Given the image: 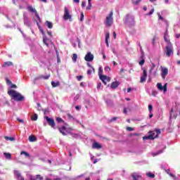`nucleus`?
<instances>
[{
  "mask_svg": "<svg viewBox=\"0 0 180 180\" xmlns=\"http://www.w3.org/2000/svg\"><path fill=\"white\" fill-rule=\"evenodd\" d=\"M7 94L12 98V99L17 102H22L25 101V97L15 90H8Z\"/></svg>",
  "mask_w": 180,
  "mask_h": 180,
  "instance_id": "nucleus-1",
  "label": "nucleus"
},
{
  "mask_svg": "<svg viewBox=\"0 0 180 180\" xmlns=\"http://www.w3.org/2000/svg\"><path fill=\"white\" fill-rule=\"evenodd\" d=\"M178 117V114L176 113H170L169 114V120L168 123V127L167 131H169V133H172V130H174V125L172 124V122L176 119Z\"/></svg>",
  "mask_w": 180,
  "mask_h": 180,
  "instance_id": "nucleus-2",
  "label": "nucleus"
},
{
  "mask_svg": "<svg viewBox=\"0 0 180 180\" xmlns=\"http://www.w3.org/2000/svg\"><path fill=\"white\" fill-rule=\"evenodd\" d=\"M105 23L107 27H110L113 25V11H111L109 15L105 18Z\"/></svg>",
  "mask_w": 180,
  "mask_h": 180,
  "instance_id": "nucleus-3",
  "label": "nucleus"
},
{
  "mask_svg": "<svg viewBox=\"0 0 180 180\" xmlns=\"http://www.w3.org/2000/svg\"><path fill=\"white\" fill-rule=\"evenodd\" d=\"M165 54L167 57H171L172 54H174V47L172 44L169 43L168 46L165 47Z\"/></svg>",
  "mask_w": 180,
  "mask_h": 180,
  "instance_id": "nucleus-4",
  "label": "nucleus"
},
{
  "mask_svg": "<svg viewBox=\"0 0 180 180\" xmlns=\"http://www.w3.org/2000/svg\"><path fill=\"white\" fill-rule=\"evenodd\" d=\"M64 20H69L70 22H72V16L70 14V10L67 7H64V15H63Z\"/></svg>",
  "mask_w": 180,
  "mask_h": 180,
  "instance_id": "nucleus-5",
  "label": "nucleus"
},
{
  "mask_svg": "<svg viewBox=\"0 0 180 180\" xmlns=\"http://www.w3.org/2000/svg\"><path fill=\"white\" fill-rule=\"evenodd\" d=\"M44 119H45V120H46V123H48V124L49 126H51V127H52V129H55L56 122L54 121V119L49 117V116H45Z\"/></svg>",
  "mask_w": 180,
  "mask_h": 180,
  "instance_id": "nucleus-6",
  "label": "nucleus"
},
{
  "mask_svg": "<svg viewBox=\"0 0 180 180\" xmlns=\"http://www.w3.org/2000/svg\"><path fill=\"white\" fill-rule=\"evenodd\" d=\"M100 79H101L102 82H103L104 85H106L107 82H110V77L106 75H100Z\"/></svg>",
  "mask_w": 180,
  "mask_h": 180,
  "instance_id": "nucleus-7",
  "label": "nucleus"
},
{
  "mask_svg": "<svg viewBox=\"0 0 180 180\" xmlns=\"http://www.w3.org/2000/svg\"><path fill=\"white\" fill-rule=\"evenodd\" d=\"M155 134L153 131H150L148 136H145L143 137V140H154L155 136H154Z\"/></svg>",
  "mask_w": 180,
  "mask_h": 180,
  "instance_id": "nucleus-8",
  "label": "nucleus"
},
{
  "mask_svg": "<svg viewBox=\"0 0 180 180\" xmlns=\"http://www.w3.org/2000/svg\"><path fill=\"white\" fill-rule=\"evenodd\" d=\"M161 77L162 79H165V77L168 75V68H161Z\"/></svg>",
  "mask_w": 180,
  "mask_h": 180,
  "instance_id": "nucleus-9",
  "label": "nucleus"
},
{
  "mask_svg": "<svg viewBox=\"0 0 180 180\" xmlns=\"http://www.w3.org/2000/svg\"><path fill=\"white\" fill-rule=\"evenodd\" d=\"M168 85L167 83L165 84L164 86H162V84L158 83L157 86L159 91H164V92H167V86Z\"/></svg>",
  "mask_w": 180,
  "mask_h": 180,
  "instance_id": "nucleus-10",
  "label": "nucleus"
},
{
  "mask_svg": "<svg viewBox=\"0 0 180 180\" xmlns=\"http://www.w3.org/2000/svg\"><path fill=\"white\" fill-rule=\"evenodd\" d=\"M146 79H147V70H143V76L141 77L140 82L143 84V82H146Z\"/></svg>",
  "mask_w": 180,
  "mask_h": 180,
  "instance_id": "nucleus-11",
  "label": "nucleus"
},
{
  "mask_svg": "<svg viewBox=\"0 0 180 180\" xmlns=\"http://www.w3.org/2000/svg\"><path fill=\"white\" fill-rule=\"evenodd\" d=\"M86 61H94V55L91 52H88L84 57Z\"/></svg>",
  "mask_w": 180,
  "mask_h": 180,
  "instance_id": "nucleus-12",
  "label": "nucleus"
},
{
  "mask_svg": "<svg viewBox=\"0 0 180 180\" xmlns=\"http://www.w3.org/2000/svg\"><path fill=\"white\" fill-rule=\"evenodd\" d=\"M59 131L63 136H67V134H68V131H67V128L64 126L59 127Z\"/></svg>",
  "mask_w": 180,
  "mask_h": 180,
  "instance_id": "nucleus-13",
  "label": "nucleus"
},
{
  "mask_svg": "<svg viewBox=\"0 0 180 180\" xmlns=\"http://www.w3.org/2000/svg\"><path fill=\"white\" fill-rule=\"evenodd\" d=\"M28 11H30V12H32L33 13H35V16L39 19V13H37V11H36V8H33V7H32V6H28L27 7Z\"/></svg>",
  "mask_w": 180,
  "mask_h": 180,
  "instance_id": "nucleus-14",
  "label": "nucleus"
},
{
  "mask_svg": "<svg viewBox=\"0 0 180 180\" xmlns=\"http://www.w3.org/2000/svg\"><path fill=\"white\" fill-rule=\"evenodd\" d=\"M166 148H167V146H164L162 149L160 150L159 151H158L156 153H153V156L155 157V155H158L159 154H162L164 153V150H165Z\"/></svg>",
  "mask_w": 180,
  "mask_h": 180,
  "instance_id": "nucleus-15",
  "label": "nucleus"
},
{
  "mask_svg": "<svg viewBox=\"0 0 180 180\" xmlns=\"http://www.w3.org/2000/svg\"><path fill=\"white\" fill-rule=\"evenodd\" d=\"M120 85V82H113L111 84V88L112 89H116V88H117V86H119Z\"/></svg>",
  "mask_w": 180,
  "mask_h": 180,
  "instance_id": "nucleus-16",
  "label": "nucleus"
},
{
  "mask_svg": "<svg viewBox=\"0 0 180 180\" xmlns=\"http://www.w3.org/2000/svg\"><path fill=\"white\" fill-rule=\"evenodd\" d=\"M92 148L99 150V148H102V145L99 144L98 142H94L93 143Z\"/></svg>",
  "mask_w": 180,
  "mask_h": 180,
  "instance_id": "nucleus-17",
  "label": "nucleus"
},
{
  "mask_svg": "<svg viewBox=\"0 0 180 180\" xmlns=\"http://www.w3.org/2000/svg\"><path fill=\"white\" fill-rule=\"evenodd\" d=\"M131 177H132L133 180H139L140 178H141L140 174H139L138 173H133L131 174Z\"/></svg>",
  "mask_w": 180,
  "mask_h": 180,
  "instance_id": "nucleus-18",
  "label": "nucleus"
},
{
  "mask_svg": "<svg viewBox=\"0 0 180 180\" xmlns=\"http://www.w3.org/2000/svg\"><path fill=\"white\" fill-rule=\"evenodd\" d=\"M167 34H168V23H167V28H166V32H165L164 39H165V41L169 44L171 42H169V40H168V38H167Z\"/></svg>",
  "mask_w": 180,
  "mask_h": 180,
  "instance_id": "nucleus-19",
  "label": "nucleus"
},
{
  "mask_svg": "<svg viewBox=\"0 0 180 180\" xmlns=\"http://www.w3.org/2000/svg\"><path fill=\"white\" fill-rule=\"evenodd\" d=\"M49 39L46 37H43V43L46 45V47H49L50 46V44H49Z\"/></svg>",
  "mask_w": 180,
  "mask_h": 180,
  "instance_id": "nucleus-20",
  "label": "nucleus"
},
{
  "mask_svg": "<svg viewBox=\"0 0 180 180\" xmlns=\"http://www.w3.org/2000/svg\"><path fill=\"white\" fill-rule=\"evenodd\" d=\"M146 176H148V178L154 179L155 178V174H154L151 172H146Z\"/></svg>",
  "mask_w": 180,
  "mask_h": 180,
  "instance_id": "nucleus-21",
  "label": "nucleus"
},
{
  "mask_svg": "<svg viewBox=\"0 0 180 180\" xmlns=\"http://www.w3.org/2000/svg\"><path fill=\"white\" fill-rule=\"evenodd\" d=\"M12 65H13V63L11 61H8V62H4L2 67H11Z\"/></svg>",
  "mask_w": 180,
  "mask_h": 180,
  "instance_id": "nucleus-22",
  "label": "nucleus"
},
{
  "mask_svg": "<svg viewBox=\"0 0 180 180\" xmlns=\"http://www.w3.org/2000/svg\"><path fill=\"white\" fill-rule=\"evenodd\" d=\"M49 78H50V75H48L46 76L40 75L37 77L38 79H49Z\"/></svg>",
  "mask_w": 180,
  "mask_h": 180,
  "instance_id": "nucleus-23",
  "label": "nucleus"
},
{
  "mask_svg": "<svg viewBox=\"0 0 180 180\" xmlns=\"http://www.w3.org/2000/svg\"><path fill=\"white\" fill-rule=\"evenodd\" d=\"M160 168L162 169H164L165 171H167V169L168 168V164L167 163H162L160 165Z\"/></svg>",
  "mask_w": 180,
  "mask_h": 180,
  "instance_id": "nucleus-24",
  "label": "nucleus"
},
{
  "mask_svg": "<svg viewBox=\"0 0 180 180\" xmlns=\"http://www.w3.org/2000/svg\"><path fill=\"white\" fill-rule=\"evenodd\" d=\"M4 155L7 160H11V158H12V154L10 153H4Z\"/></svg>",
  "mask_w": 180,
  "mask_h": 180,
  "instance_id": "nucleus-25",
  "label": "nucleus"
},
{
  "mask_svg": "<svg viewBox=\"0 0 180 180\" xmlns=\"http://www.w3.org/2000/svg\"><path fill=\"white\" fill-rule=\"evenodd\" d=\"M51 85L53 88H57V86H60V82H51Z\"/></svg>",
  "mask_w": 180,
  "mask_h": 180,
  "instance_id": "nucleus-26",
  "label": "nucleus"
},
{
  "mask_svg": "<svg viewBox=\"0 0 180 180\" xmlns=\"http://www.w3.org/2000/svg\"><path fill=\"white\" fill-rule=\"evenodd\" d=\"M28 140L29 141H31L32 143H33L34 141H36L37 139H36V136L31 135L29 136Z\"/></svg>",
  "mask_w": 180,
  "mask_h": 180,
  "instance_id": "nucleus-27",
  "label": "nucleus"
},
{
  "mask_svg": "<svg viewBox=\"0 0 180 180\" xmlns=\"http://www.w3.org/2000/svg\"><path fill=\"white\" fill-rule=\"evenodd\" d=\"M46 26L49 27V29H53V22L46 21Z\"/></svg>",
  "mask_w": 180,
  "mask_h": 180,
  "instance_id": "nucleus-28",
  "label": "nucleus"
},
{
  "mask_svg": "<svg viewBox=\"0 0 180 180\" xmlns=\"http://www.w3.org/2000/svg\"><path fill=\"white\" fill-rule=\"evenodd\" d=\"M14 175L16 176L17 179L22 176V174H20V172H19V171L18 170H14Z\"/></svg>",
  "mask_w": 180,
  "mask_h": 180,
  "instance_id": "nucleus-29",
  "label": "nucleus"
},
{
  "mask_svg": "<svg viewBox=\"0 0 180 180\" xmlns=\"http://www.w3.org/2000/svg\"><path fill=\"white\" fill-rule=\"evenodd\" d=\"M20 155H25V157H28V158L30 157V154H29L25 150L21 151Z\"/></svg>",
  "mask_w": 180,
  "mask_h": 180,
  "instance_id": "nucleus-30",
  "label": "nucleus"
},
{
  "mask_svg": "<svg viewBox=\"0 0 180 180\" xmlns=\"http://www.w3.org/2000/svg\"><path fill=\"white\" fill-rule=\"evenodd\" d=\"M77 58H78V56L76 53H73V56L72 58L73 63H77Z\"/></svg>",
  "mask_w": 180,
  "mask_h": 180,
  "instance_id": "nucleus-31",
  "label": "nucleus"
},
{
  "mask_svg": "<svg viewBox=\"0 0 180 180\" xmlns=\"http://www.w3.org/2000/svg\"><path fill=\"white\" fill-rule=\"evenodd\" d=\"M56 122L58 123H63V124H64V120H63V118H61L60 117H56Z\"/></svg>",
  "mask_w": 180,
  "mask_h": 180,
  "instance_id": "nucleus-32",
  "label": "nucleus"
},
{
  "mask_svg": "<svg viewBox=\"0 0 180 180\" xmlns=\"http://www.w3.org/2000/svg\"><path fill=\"white\" fill-rule=\"evenodd\" d=\"M38 119V116L37 114H34L32 117H31V120L32 121H36Z\"/></svg>",
  "mask_w": 180,
  "mask_h": 180,
  "instance_id": "nucleus-33",
  "label": "nucleus"
},
{
  "mask_svg": "<svg viewBox=\"0 0 180 180\" xmlns=\"http://www.w3.org/2000/svg\"><path fill=\"white\" fill-rule=\"evenodd\" d=\"M169 176H170L171 178H173L174 180H176V176H175L174 174L172 173H169Z\"/></svg>",
  "mask_w": 180,
  "mask_h": 180,
  "instance_id": "nucleus-34",
  "label": "nucleus"
},
{
  "mask_svg": "<svg viewBox=\"0 0 180 180\" xmlns=\"http://www.w3.org/2000/svg\"><path fill=\"white\" fill-rule=\"evenodd\" d=\"M6 140H10V141H15V139L13 137L6 136Z\"/></svg>",
  "mask_w": 180,
  "mask_h": 180,
  "instance_id": "nucleus-35",
  "label": "nucleus"
},
{
  "mask_svg": "<svg viewBox=\"0 0 180 180\" xmlns=\"http://www.w3.org/2000/svg\"><path fill=\"white\" fill-rule=\"evenodd\" d=\"M68 115V117L69 119V120H75L74 117H72V115H71V114H67Z\"/></svg>",
  "mask_w": 180,
  "mask_h": 180,
  "instance_id": "nucleus-36",
  "label": "nucleus"
},
{
  "mask_svg": "<svg viewBox=\"0 0 180 180\" xmlns=\"http://www.w3.org/2000/svg\"><path fill=\"white\" fill-rule=\"evenodd\" d=\"M155 40H157V37L154 36L152 39V44L154 46L155 44Z\"/></svg>",
  "mask_w": 180,
  "mask_h": 180,
  "instance_id": "nucleus-37",
  "label": "nucleus"
},
{
  "mask_svg": "<svg viewBox=\"0 0 180 180\" xmlns=\"http://www.w3.org/2000/svg\"><path fill=\"white\" fill-rule=\"evenodd\" d=\"M144 63H146V60H144V58H142V60L139 61V65H143Z\"/></svg>",
  "mask_w": 180,
  "mask_h": 180,
  "instance_id": "nucleus-38",
  "label": "nucleus"
},
{
  "mask_svg": "<svg viewBox=\"0 0 180 180\" xmlns=\"http://www.w3.org/2000/svg\"><path fill=\"white\" fill-rule=\"evenodd\" d=\"M154 68H155V65L154 63H152V66H151L150 70H149V72H152L153 70H154Z\"/></svg>",
  "mask_w": 180,
  "mask_h": 180,
  "instance_id": "nucleus-39",
  "label": "nucleus"
},
{
  "mask_svg": "<svg viewBox=\"0 0 180 180\" xmlns=\"http://www.w3.org/2000/svg\"><path fill=\"white\" fill-rule=\"evenodd\" d=\"M117 120V117H113L110 120V122H116Z\"/></svg>",
  "mask_w": 180,
  "mask_h": 180,
  "instance_id": "nucleus-40",
  "label": "nucleus"
},
{
  "mask_svg": "<svg viewBox=\"0 0 180 180\" xmlns=\"http://www.w3.org/2000/svg\"><path fill=\"white\" fill-rule=\"evenodd\" d=\"M141 2V0H136V1H133L134 5H139Z\"/></svg>",
  "mask_w": 180,
  "mask_h": 180,
  "instance_id": "nucleus-41",
  "label": "nucleus"
},
{
  "mask_svg": "<svg viewBox=\"0 0 180 180\" xmlns=\"http://www.w3.org/2000/svg\"><path fill=\"white\" fill-rule=\"evenodd\" d=\"M154 8H152L151 11L148 13V15L149 16H151V15H153V13H154Z\"/></svg>",
  "mask_w": 180,
  "mask_h": 180,
  "instance_id": "nucleus-42",
  "label": "nucleus"
},
{
  "mask_svg": "<svg viewBox=\"0 0 180 180\" xmlns=\"http://www.w3.org/2000/svg\"><path fill=\"white\" fill-rule=\"evenodd\" d=\"M148 110L150 113H151V112H153V105H148Z\"/></svg>",
  "mask_w": 180,
  "mask_h": 180,
  "instance_id": "nucleus-43",
  "label": "nucleus"
},
{
  "mask_svg": "<svg viewBox=\"0 0 180 180\" xmlns=\"http://www.w3.org/2000/svg\"><path fill=\"white\" fill-rule=\"evenodd\" d=\"M127 130L128 131H133V130H134V129L132 127H127Z\"/></svg>",
  "mask_w": 180,
  "mask_h": 180,
  "instance_id": "nucleus-44",
  "label": "nucleus"
},
{
  "mask_svg": "<svg viewBox=\"0 0 180 180\" xmlns=\"http://www.w3.org/2000/svg\"><path fill=\"white\" fill-rule=\"evenodd\" d=\"M37 179L43 180V176H41L40 174H37Z\"/></svg>",
  "mask_w": 180,
  "mask_h": 180,
  "instance_id": "nucleus-45",
  "label": "nucleus"
},
{
  "mask_svg": "<svg viewBox=\"0 0 180 180\" xmlns=\"http://www.w3.org/2000/svg\"><path fill=\"white\" fill-rule=\"evenodd\" d=\"M30 179L31 180H36V179H37V176H30Z\"/></svg>",
  "mask_w": 180,
  "mask_h": 180,
  "instance_id": "nucleus-46",
  "label": "nucleus"
},
{
  "mask_svg": "<svg viewBox=\"0 0 180 180\" xmlns=\"http://www.w3.org/2000/svg\"><path fill=\"white\" fill-rule=\"evenodd\" d=\"M80 20H81V22H82V20H84V13H82L80 15Z\"/></svg>",
  "mask_w": 180,
  "mask_h": 180,
  "instance_id": "nucleus-47",
  "label": "nucleus"
},
{
  "mask_svg": "<svg viewBox=\"0 0 180 180\" xmlns=\"http://www.w3.org/2000/svg\"><path fill=\"white\" fill-rule=\"evenodd\" d=\"M165 172L168 174V175H169V174H171V169H166V170H165Z\"/></svg>",
  "mask_w": 180,
  "mask_h": 180,
  "instance_id": "nucleus-48",
  "label": "nucleus"
},
{
  "mask_svg": "<svg viewBox=\"0 0 180 180\" xmlns=\"http://www.w3.org/2000/svg\"><path fill=\"white\" fill-rule=\"evenodd\" d=\"M17 120H18V122H19L20 123H23V122H24L23 120H22V119H20V118H19V117H17Z\"/></svg>",
  "mask_w": 180,
  "mask_h": 180,
  "instance_id": "nucleus-49",
  "label": "nucleus"
},
{
  "mask_svg": "<svg viewBox=\"0 0 180 180\" xmlns=\"http://www.w3.org/2000/svg\"><path fill=\"white\" fill-rule=\"evenodd\" d=\"M101 86H102V83H98L97 84V89H101Z\"/></svg>",
  "mask_w": 180,
  "mask_h": 180,
  "instance_id": "nucleus-50",
  "label": "nucleus"
},
{
  "mask_svg": "<svg viewBox=\"0 0 180 180\" xmlns=\"http://www.w3.org/2000/svg\"><path fill=\"white\" fill-rule=\"evenodd\" d=\"M77 81H81V79H82V76H81V75L77 76Z\"/></svg>",
  "mask_w": 180,
  "mask_h": 180,
  "instance_id": "nucleus-51",
  "label": "nucleus"
},
{
  "mask_svg": "<svg viewBox=\"0 0 180 180\" xmlns=\"http://www.w3.org/2000/svg\"><path fill=\"white\" fill-rule=\"evenodd\" d=\"M158 15L159 19H160V20H164V18H162V17L161 16V15H160V13H158Z\"/></svg>",
  "mask_w": 180,
  "mask_h": 180,
  "instance_id": "nucleus-52",
  "label": "nucleus"
},
{
  "mask_svg": "<svg viewBox=\"0 0 180 180\" xmlns=\"http://www.w3.org/2000/svg\"><path fill=\"white\" fill-rule=\"evenodd\" d=\"M82 6L83 8H85V6H86V4L85 3V1H82Z\"/></svg>",
  "mask_w": 180,
  "mask_h": 180,
  "instance_id": "nucleus-53",
  "label": "nucleus"
},
{
  "mask_svg": "<svg viewBox=\"0 0 180 180\" xmlns=\"http://www.w3.org/2000/svg\"><path fill=\"white\" fill-rule=\"evenodd\" d=\"M86 9L87 11H91V9H92V6H88L86 8Z\"/></svg>",
  "mask_w": 180,
  "mask_h": 180,
  "instance_id": "nucleus-54",
  "label": "nucleus"
},
{
  "mask_svg": "<svg viewBox=\"0 0 180 180\" xmlns=\"http://www.w3.org/2000/svg\"><path fill=\"white\" fill-rule=\"evenodd\" d=\"M18 180H25V178H23L22 176H20L18 178H17Z\"/></svg>",
  "mask_w": 180,
  "mask_h": 180,
  "instance_id": "nucleus-55",
  "label": "nucleus"
},
{
  "mask_svg": "<svg viewBox=\"0 0 180 180\" xmlns=\"http://www.w3.org/2000/svg\"><path fill=\"white\" fill-rule=\"evenodd\" d=\"M91 74H92V70H87V75H91Z\"/></svg>",
  "mask_w": 180,
  "mask_h": 180,
  "instance_id": "nucleus-56",
  "label": "nucleus"
},
{
  "mask_svg": "<svg viewBox=\"0 0 180 180\" xmlns=\"http://www.w3.org/2000/svg\"><path fill=\"white\" fill-rule=\"evenodd\" d=\"M103 72V70H102V68H99V72H98L99 75H101V74H102Z\"/></svg>",
  "mask_w": 180,
  "mask_h": 180,
  "instance_id": "nucleus-57",
  "label": "nucleus"
},
{
  "mask_svg": "<svg viewBox=\"0 0 180 180\" xmlns=\"http://www.w3.org/2000/svg\"><path fill=\"white\" fill-rule=\"evenodd\" d=\"M75 109H76L77 110H79V109H81V105H77V106H76V107H75Z\"/></svg>",
  "mask_w": 180,
  "mask_h": 180,
  "instance_id": "nucleus-58",
  "label": "nucleus"
},
{
  "mask_svg": "<svg viewBox=\"0 0 180 180\" xmlns=\"http://www.w3.org/2000/svg\"><path fill=\"white\" fill-rule=\"evenodd\" d=\"M109 36H110V34L107 33L105 35V40H108V39H109Z\"/></svg>",
  "mask_w": 180,
  "mask_h": 180,
  "instance_id": "nucleus-59",
  "label": "nucleus"
},
{
  "mask_svg": "<svg viewBox=\"0 0 180 180\" xmlns=\"http://www.w3.org/2000/svg\"><path fill=\"white\" fill-rule=\"evenodd\" d=\"M156 134H161V130H160V129H156Z\"/></svg>",
  "mask_w": 180,
  "mask_h": 180,
  "instance_id": "nucleus-60",
  "label": "nucleus"
},
{
  "mask_svg": "<svg viewBox=\"0 0 180 180\" xmlns=\"http://www.w3.org/2000/svg\"><path fill=\"white\" fill-rule=\"evenodd\" d=\"M11 88H18V86L16 84H11Z\"/></svg>",
  "mask_w": 180,
  "mask_h": 180,
  "instance_id": "nucleus-61",
  "label": "nucleus"
},
{
  "mask_svg": "<svg viewBox=\"0 0 180 180\" xmlns=\"http://www.w3.org/2000/svg\"><path fill=\"white\" fill-rule=\"evenodd\" d=\"M6 84H12V82H11V80L6 79Z\"/></svg>",
  "mask_w": 180,
  "mask_h": 180,
  "instance_id": "nucleus-62",
  "label": "nucleus"
},
{
  "mask_svg": "<svg viewBox=\"0 0 180 180\" xmlns=\"http://www.w3.org/2000/svg\"><path fill=\"white\" fill-rule=\"evenodd\" d=\"M176 39H179V37H180V34H176Z\"/></svg>",
  "mask_w": 180,
  "mask_h": 180,
  "instance_id": "nucleus-63",
  "label": "nucleus"
},
{
  "mask_svg": "<svg viewBox=\"0 0 180 180\" xmlns=\"http://www.w3.org/2000/svg\"><path fill=\"white\" fill-rule=\"evenodd\" d=\"M176 180H180V175L179 174L176 176Z\"/></svg>",
  "mask_w": 180,
  "mask_h": 180,
  "instance_id": "nucleus-64",
  "label": "nucleus"
}]
</instances>
